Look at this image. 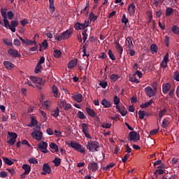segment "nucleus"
<instances>
[{"label": "nucleus", "mask_w": 179, "mask_h": 179, "mask_svg": "<svg viewBox=\"0 0 179 179\" xmlns=\"http://www.w3.org/2000/svg\"><path fill=\"white\" fill-rule=\"evenodd\" d=\"M90 167L92 171H96V170H99V165L96 162L91 163Z\"/></svg>", "instance_id": "4c0bfd02"}, {"label": "nucleus", "mask_w": 179, "mask_h": 179, "mask_svg": "<svg viewBox=\"0 0 179 179\" xmlns=\"http://www.w3.org/2000/svg\"><path fill=\"white\" fill-rule=\"evenodd\" d=\"M72 109V105L71 103H66L64 106V111H69V110Z\"/></svg>", "instance_id": "4d7b16f0"}, {"label": "nucleus", "mask_w": 179, "mask_h": 179, "mask_svg": "<svg viewBox=\"0 0 179 179\" xmlns=\"http://www.w3.org/2000/svg\"><path fill=\"white\" fill-rule=\"evenodd\" d=\"M30 80L33 82V83H35V85H39L40 86H43L44 83H43V79L40 77H36V76H29Z\"/></svg>", "instance_id": "1a4fd4ad"}, {"label": "nucleus", "mask_w": 179, "mask_h": 179, "mask_svg": "<svg viewBox=\"0 0 179 179\" xmlns=\"http://www.w3.org/2000/svg\"><path fill=\"white\" fill-rule=\"evenodd\" d=\"M37 124H38V122H37V120H36V118L34 117H31V124L29 125V127H34L36 125H37Z\"/></svg>", "instance_id": "37998d69"}, {"label": "nucleus", "mask_w": 179, "mask_h": 179, "mask_svg": "<svg viewBox=\"0 0 179 179\" xmlns=\"http://www.w3.org/2000/svg\"><path fill=\"white\" fill-rule=\"evenodd\" d=\"M49 8L52 13L55 12V6H54V0H49Z\"/></svg>", "instance_id": "2f4dec72"}, {"label": "nucleus", "mask_w": 179, "mask_h": 179, "mask_svg": "<svg viewBox=\"0 0 179 179\" xmlns=\"http://www.w3.org/2000/svg\"><path fill=\"white\" fill-rule=\"evenodd\" d=\"M172 31L174 34H176L177 36H178L179 34V27H177V25H174L172 27Z\"/></svg>", "instance_id": "ea45409f"}, {"label": "nucleus", "mask_w": 179, "mask_h": 179, "mask_svg": "<svg viewBox=\"0 0 179 179\" xmlns=\"http://www.w3.org/2000/svg\"><path fill=\"white\" fill-rule=\"evenodd\" d=\"M19 24V22L13 20L10 23H9V20H8V24L4 23V27L6 29H9L13 33L16 31V27Z\"/></svg>", "instance_id": "7ed1b4c3"}, {"label": "nucleus", "mask_w": 179, "mask_h": 179, "mask_svg": "<svg viewBox=\"0 0 179 179\" xmlns=\"http://www.w3.org/2000/svg\"><path fill=\"white\" fill-rule=\"evenodd\" d=\"M2 159L7 166H12V164H13V162H12V160L9 159L8 157H3Z\"/></svg>", "instance_id": "72a5a7b5"}, {"label": "nucleus", "mask_w": 179, "mask_h": 179, "mask_svg": "<svg viewBox=\"0 0 179 179\" xmlns=\"http://www.w3.org/2000/svg\"><path fill=\"white\" fill-rule=\"evenodd\" d=\"M113 103L115 106H118V104L120 103V97H118L117 95L114 96Z\"/></svg>", "instance_id": "8fccbe9b"}, {"label": "nucleus", "mask_w": 179, "mask_h": 179, "mask_svg": "<svg viewBox=\"0 0 179 179\" xmlns=\"http://www.w3.org/2000/svg\"><path fill=\"white\" fill-rule=\"evenodd\" d=\"M170 89H171V85L170 83H167L164 85H163L162 92L164 94H167Z\"/></svg>", "instance_id": "a878e982"}, {"label": "nucleus", "mask_w": 179, "mask_h": 179, "mask_svg": "<svg viewBox=\"0 0 179 179\" xmlns=\"http://www.w3.org/2000/svg\"><path fill=\"white\" fill-rule=\"evenodd\" d=\"M89 26V20H86L85 23L77 22L75 24L74 27L76 30H83V29H86Z\"/></svg>", "instance_id": "423d86ee"}, {"label": "nucleus", "mask_w": 179, "mask_h": 179, "mask_svg": "<svg viewBox=\"0 0 179 179\" xmlns=\"http://www.w3.org/2000/svg\"><path fill=\"white\" fill-rule=\"evenodd\" d=\"M169 53H166V55L164 57V59L160 63V68H162L163 69H166L167 67V63L169 62Z\"/></svg>", "instance_id": "2eb2a0df"}, {"label": "nucleus", "mask_w": 179, "mask_h": 179, "mask_svg": "<svg viewBox=\"0 0 179 179\" xmlns=\"http://www.w3.org/2000/svg\"><path fill=\"white\" fill-rule=\"evenodd\" d=\"M66 104V101L64 100V99H62L60 100V101L58 103V107L59 108H65V106Z\"/></svg>", "instance_id": "e433bc0d"}, {"label": "nucleus", "mask_w": 179, "mask_h": 179, "mask_svg": "<svg viewBox=\"0 0 179 179\" xmlns=\"http://www.w3.org/2000/svg\"><path fill=\"white\" fill-rule=\"evenodd\" d=\"M52 170L48 164V163L44 164L43 166V172H41V176H47V174H51Z\"/></svg>", "instance_id": "6e6552de"}, {"label": "nucleus", "mask_w": 179, "mask_h": 179, "mask_svg": "<svg viewBox=\"0 0 179 179\" xmlns=\"http://www.w3.org/2000/svg\"><path fill=\"white\" fill-rule=\"evenodd\" d=\"M8 135L10 136L8 143L10 145V146H13L15 143H16V139L17 138V134L16 133H12L10 131L8 132Z\"/></svg>", "instance_id": "0eeeda50"}, {"label": "nucleus", "mask_w": 179, "mask_h": 179, "mask_svg": "<svg viewBox=\"0 0 179 179\" xmlns=\"http://www.w3.org/2000/svg\"><path fill=\"white\" fill-rule=\"evenodd\" d=\"M122 23H124V24H127V23H128V18H127V16L125 15V14L122 15Z\"/></svg>", "instance_id": "774afa93"}, {"label": "nucleus", "mask_w": 179, "mask_h": 179, "mask_svg": "<svg viewBox=\"0 0 179 179\" xmlns=\"http://www.w3.org/2000/svg\"><path fill=\"white\" fill-rule=\"evenodd\" d=\"M72 99L77 103H82L83 100V96L81 94H76L72 96Z\"/></svg>", "instance_id": "4be33fe9"}, {"label": "nucleus", "mask_w": 179, "mask_h": 179, "mask_svg": "<svg viewBox=\"0 0 179 179\" xmlns=\"http://www.w3.org/2000/svg\"><path fill=\"white\" fill-rule=\"evenodd\" d=\"M100 150V143L97 141H92L90 143V152H99Z\"/></svg>", "instance_id": "9d476101"}, {"label": "nucleus", "mask_w": 179, "mask_h": 179, "mask_svg": "<svg viewBox=\"0 0 179 179\" xmlns=\"http://www.w3.org/2000/svg\"><path fill=\"white\" fill-rule=\"evenodd\" d=\"M128 54H129L130 57H134L135 55L136 52L134 49H127Z\"/></svg>", "instance_id": "0e129e2a"}, {"label": "nucleus", "mask_w": 179, "mask_h": 179, "mask_svg": "<svg viewBox=\"0 0 179 179\" xmlns=\"http://www.w3.org/2000/svg\"><path fill=\"white\" fill-rule=\"evenodd\" d=\"M39 113H40L41 115H42V117L43 118V121L44 122L47 121V114L42 110H40Z\"/></svg>", "instance_id": "680f3d73"}, {"label": "nucleus", "mask_w": 179, "mask_h": 179, "mask_svg": "<svg viewBox=\"0 0 179 179\" xmlns=\"http://www.w3.org/2000/svg\"><path fill=\"white\" fill-rule=\"evenodd\" d=\"M110 78L113 82H117V80H118V78L120 77L117 74H112Z\"/></svg>", "instance_id": "5fc2aeb1"}, {"label": "nucleus", "mask_w": 179, "mask_h": 179, "mask_svg": "<svg viewBox=\"0 0 179 179\" xmlns=\"http://www.w3.org/2000/svg\"><path fill=\"white\" fill-rule=\"evenodd\" d=\"M53 55L55 58H61L62 57V52L59 50H55Z\"/></svg>", "instance_id": "473e14b6"}, {"label": "nucleus", "mask_w": 179, "mask_h": 179, "mask_svg": "<svg viewBox=\"0 0 179 179\" xmlns=\"http://www.w3.org/2000/svg\"><path fill=\"white\" fill-rule=\"evenodd\" d=\"M152 104H153V99H150L148 102L140 105V107L141 108H148V107L152 106Z\"/></svg>", "instance_id": "c85d7f7f"}, {"label": "nucleus", "mask_w": 179, "mask_h": 179, "mask_svg": "<svg viewBox=\"0 0 179 179\" xmlns=\"http://www.w3.org/2000/svg\"><path fill=\"white\" fill-rule=\"evenodd\" d=\"M116 110L117 113H120L121 115H122V117H125L127 115V113H128L127 108L124 106H122L121 108L119 106H116Z\"/></svg>", "instance_id": "dca6fc26"}, {"label": "nucleus", "mask_w": 179, "mask_h": 179, "mask_svg": "<svg viewBox=\"0 0 179 179\" xmlns=\"http://www.w3.org/2000/svg\"><path fill=\"white\" fill-rule=\"evenodd\" d=\"M20 40L27 47L29 45H37L36 41H30L29 39H23L22 37H19Z\"/></svg>", "instance_id": "4468645a"}, {"label": "nucleus", "mask_w": 179, "mask_h": 179, "mask_svg": "<svg viewBox=\"0 0 179 179\" xmlns=\"http://www.w3.org/2000/svg\"><path fill=\"white\" fill-rule=\"evenodd\" d=\"M51 115H52V117H54L55 118H57L58 117V115H59V108H56L55 109L52 110V113Z\"/></svg>", "instance_id": "7c9ffc66"}, {"label": "nucleus", "mask_w": 179, "mask_h": 179, "mask_svg": "<svg viewBox=\"0 0 179 179\" xmlns=\"http://www.w3.org/2000/svg\"><path fill=\"white\" fill-rule=\"evenodd\" d=\"M130 82H131L132 83H139V80H138V78H136V77H131L129 79Z\"/></svg>", "instance_id": "338daca9"}, {"label": "nucleus", "mask_w": 179, "mask_h": 179, "mask_svg": "<svg viewBox=\"0 0 179 179\" xmlns=\"http://www.w3.org/2000/svg\"><path fill=\"white\" fill-rule=\"evenodd\" d=\"M13 16H15V14H13L12 11L7 12V17L9 20H12V19H13Z\"/></svg>", "instance_id": "052dcab7"}, {"label": "nucleus", "mask_w": 179, "mask_h": 179, "mask_svg": "<svg viewBox=\"0 0 179 179\" xmlns=\"http://www.w3.org/2000/svg\"><path fill=\"white\" fill-rule=\"evenodd\" d=\"M32 138H34L36 141H41L43 139V132L40 131H36L31 133Z\"/></svg>", "instance_id": "ddd939ff"}, {"label": "nucleus", "mask_w": 179, "mask_h": 179, "mask_svg": "<svg viewBox=\"0 0 179 179\" xmlns=\"http://www.w3.org/2000/svg\"><path fill=\"white\" fill-rule=\"evenodd\" d=\"M37 148L40 152H42V153H48V150H47V148H48V143L46 142L42 141L39 143L37 145Z\"/></svg>", "instance_id": "39448f33"}, {"label": "nucleus", "mask_w": 179, "mask_h": 179, "mask_svg": "<svg viewBox=\"0 0 179 179\" xmlns=\"http://www.w3.org/2000/svg\"><path fill=\"white\" fill-rule=\"evenodd\" d=\"M77 117H78L80 120H85V118H86L85 113H83L82 111H78L77 113Z\"/></svg>", "instance_id": "3c124183"}, {"label": "nucleus", "mask_w": 179, "mask_h": 179, "mask_svg": "<svg viewBox=\"0 0 179 179\" xmlns=\"http://www.w3.org/2000/svg\"><path fill=\"white\" fill-rule=\"evenodd\" d=\"M41 47L43 48V50H47V48H48V42H47L46 40L43 41Z\"/></svg>", "instance_id": "603ef678"}, {"label": "nucleus", "mask_w": 179, "mask_h": 179, "mask_svg": "<svg viewBox=\"0 0 179 179\" xmlns=\"http://www.w3.org/2000/svg\"><path fill=\"white\" fill-rule=\"evenodd\" d=\"M136 8V6H135V3H131L129 4L128 7V12L130 15V16H135V9Z\"/></svg>", "instance_id": "aec40b11"}, {"label": "nucleus", "mask_w": 179, "mask_h": 179, "mask_svg": "<svg viewBox=\"0 0 179 179\" xmlns=\"http://www.w3.org/2000/svg\"><path fill=\"white\" fill-rule=\"evenodd\" d=\"M173 13H174V9L172 8L169 7L166 9V16H171Z\"/></svg>", "instance_id": "f704fd0d"}, {"label": "nucleus", "mask_w": 179, "mask_h": 179, "mask_svg": "<svg viewBox=\"0 0 179 179\" xmlns=\"http://www.w3.org/2000/svg\"><path fill=\"white\" fill-rule=\"evenodd\" d=\"M82 129L85 136H86V138L88 139H90V135L89 134V127L86 123L82 124Z\"/></svg>", "instance_id": "f3484780"}, {"label": "nucleus", "mask_w": 179, "mask_h": 179, "mask_svg": "<svg viewBox=\"0 0 179 179\" xmlns=\"http://www.w3.org/2000/svg\"><path fill=\"white\" fill-rule=\"evenodd\" d=\"M99 16L95 15L92 12L90 13V22H96Z\"/></svg>", "instance_id": "79ce46f5"}, {"label": "nucleus", "mask_w": 179, "mask_h": 179, "mask_svg": "<svg viewBox=\"0 0 179 179\" xmlns=\"http://www.w3.org/2000/svg\"><path fill=\"white\" fill-rule=\"evenodd\" d=\"M41 69H43V66L40 64H36V66L34 70V73L36 74L40 73V71H41Z\"/></svg>", "instance_id": "a18cd8bd"}, {"label": "nucleus", "mask_w": 179, "mask_h": 179, "mask_svg": "<svg viewBox=\"0 0 179 179\" xmlns=\"http://www.w3.org/2000/svg\"><path fill=\"white\" fill-rule=\"evenodd\" d=\"M53 163L55 166V167H58L59 164H61V159L58 157H55V159L53 160Z\"/></svg>", "instance_id": "a19ab883"}, {"label": "nucleus", "mask_w": 179, "mask_h": 179, "mask_svg": "<svg viewBox=\"0 0 179 179\" xmlns=\"http://www.w3.org/2000/svg\"><path fill=\"white\" fill-rule=\"evenodd\" d=\"M3 65L6 69H8V71H10L11 69H13L15 68V64H12V62L8 61H4Z\"/></svg>", "instance_id": "b1692460"}, {"label": "nucleus", "mask_w": 179, "mask_h": 179, "mask_svg": "<svg viewBox=\"0 0 179 179\" xmlns=\"http://www.w3.org/2000/svg\"><path fill=\"white\" fill-rule=\"evenodd\" d=\"M128 139L131 142H138L141 139V136L136 131H130L128 135Z\"/></svg>", "instance_id": "20e7f679"}, {"label": "nucleus", "mask_w": 179, "mask_h": 179, "mask_svg": "<svg viewBox=\"0 0 179 179\" xmlns=\"http://www.w3.org/2000/svg\"><path fill=\"white\" fill-rule=\"evenodd\" d=\"M99 86H101L103 89H106L107 86H108V83L105 80H102L99 82Z\"/></svg>", "instance_id": "c03bdc74"}, {"label": "nucleus", "mask_w": 179, "mask_h": 179, "mask_svg": "<svg viewBox=\"0 0 179 179\" xmlns=\"http://www.w3.org/2000/svg\"><path fill=\"white\" fill-rule=\"evenodd\" d=\"M101 104H102L105 108H110L111 107V103L106 99L101 101Z\"/></svg>", "instance_id": "cd10ccee"}, {"label": "nucleus", "mask_w": 179, "mask_h": 179, "mask_svg": "<svg viewBox=\"0 0 179 179\" xmlns=\"http://www.w3.org/2000/svg\"><path fill=\"white\" fill-rule=\"evenodd\" d=\"M90 117L94 118L95 121L99 122V116L96 115V112L92 109H90Z\"/></svg>", "instance_id": "c9c22d12"}, {"label": "nucleus", "mask_w": 179, "mask_h": 179, "mask_svg": "<svg viewBox=\"0 0 179 179\" xmlns=\"http://www.w3.org/2000/svg\"><path fill=\"white\" fill-rule=\"evenodd\" d=\"M115 166V164L110 163L108 165H107L106 167L103 168V170H105V171H107L108 170H110V169H113V167Z\"/></svg>", "instance_id": "6e6d98bb"}, {"label": "nucleus", "mask_w": 179, "mask_h": 179, "mask_svg": "<svg viewBox=\"0 0 179 179\" xmlns=\"http://www.w3.org/2000/svg\"><path fill=\"white\" fill-rule=\"evenodd\" d=\"M150 51L151 52H157V45L152 44L150 45Z\"/></svg>", "instance_id": "49530a36"}, {"label": "nucleus", "mask_w": 179, "mask_h": 179, "mask_svg": "<svg viewBox=\"0 0 179 179\" xmlns=\"http://www.w3.org/2000/svg\"><path fill=\"white\" fill-rule=\"evenodd\" d=\"M52 93L54 97L57 99L58 97V87H57L55 85H53L52 87Z\"/></svg>", "instance_id": "58836bf2"}, {"label": "nucleus", "mask_w": 179, "mask_h": 179, "mask_svg": "<svg viewBox=\"0 0 179 179\" xmlns=\"http://www.w3.org/2000/svg\"><path fill=\"white\" fill-rule=\"evenodd\" d=\"M50 150L52 153H58L59 152V150L58 149V146L55 143H51L50 144Z\"/></svg>", "instance_id": "393cba45"}, {"label": "nucleus", "mask_w": 179, "mask_h": 179, "mask_svg": "<svg viewBox=\"0 0 179 179\" xmlns=\"http://www.w3.org/2000/svg\"><path fill=\"white\" fill-rule=\"evenodd\" d=\"M144 92L148 97H154V96H156V92H155L151 87H146L144 89Z\"/></svg>", "instance_id": "9b49d317"}, {"label": "nucleus", "mask_w": 179, "mask_h": 179, "mask_svg": "<svg viewBox=\"0 0 179 179\" xmlns=\"http://www.w3.org/2000/svg\"><path fill=\"white\" fill-rule=\"evenodd\" d=\"M108 57L110 58L112 61H115V56H114V54L113 53V50H108Z\"/></svg>", "instance_id": "864d4df0"}, {"label": "nucleus", "mask_w": 179, "mask_h": 179, "mask_svg": "<svg viewBox=\"0 0 179 179\" xmlns=\"http://www.w3.org/2000/svg\"><path fill=\"white\" fill-rule=\"evenodd\" d=\"M78 65V59H71L67 67L69 69H73Z\"/></svg>", "instance_id": "412c9836"}, {"label": "nucleus", "mask_w": 179, "mask_h": 179, "mask_svg": "<svg viewBox=\"0 0 179 179\" xmlns=\"http://www.w3.org/2000/svg\"><path fill=\"white\" fill-rule=\"evenodd\" d=\"M167 113V109H163L162 111L159 113V118H163V115H164Z\"/></svg>", "instance_id": "69168bd1"}, {"label": "nucleus", "mask_w": 179, "mask_h": 179, "mask_svg": "<svg viewBox=\"0 0 179 179\" xmlns=\"http://www.w3.org/2000/svg\"><path fill=\"white\" fill-rule=\"evenodd\" d=\"M8 54L10 55L11 57H14L15 58H17L21 57L20 53L19 52V50L13 48H10L8 50Z\"/></svg>", "instance_id": "f8f14e48"}, {"label": "nucleus", "mask_w": 179, "mask_h": 179, "mask_svg": "<svg viewBox=\"0 0 179 179\" xmlns=\"http://www.w3.org/2000/svg\"><path fill=\"white\" fill-rule=\"evenodd\" d=\"M83 57L84 58H89V57H90V53L89 52H87V46L86 45H83Z\"/></svg>", "instance_id": "c756f323"}, {"label": "nucleus", "mask_w": 179, "mask_h": 179, "mask_svg": "<svg viewBox=\"0 0 179 179\" xmlns=\"http://www.w3.org/2000/svg\"><path fill=\"white\" fill-rule=\"evenodd\" d=\"M72 34H73V29L70 28L66 31H64L61 35L57 36L56 37V40L58 41H62V40H68V38H71V37H72Z\"/></svg>", "instance_id": "f03ea898"}, {"label": "nucleus", "mask_w": 179, "mask_h": 179, "mask_svg": "<svg viewBox=\"0 0 179 179\" xmlns=\"http://www.w3.org/2000/svg\"><path fill=\"white\" fill-rule=\"evenodd\" d=\"M125 45L127 47V50H134V43H132V39L131 37H127L125 41Z\"/></svg>", "instance_id": "a211bd4d"}, {"label": "nucleus", "mask_w": 179, "mask_h": 179, "mask_svg": "<svg viewBox=\"0 0 179 179\" xmlns=\"http://www.w3.org/2000/svg\"><path fill=\"white\" fill-rule=\"evenodd\" d=\"M170 122H169V120L164 119L162 122V128H167V127L169 125Z\"/></svg>", "instance_id": "bf43d9fd"}, {"label": "nucleus", "mask_w": 179, "mask_h": 179, "mask_svg": "<svg viewBox=\"0 0 179 179\" xmlns=\"http://www.w3.org/2000/svg\"><path fill=\"white\" fill-rule=\"evenodd\" d=\"M3 43H4V44H6V45H10V47H12L13 45L12 42L6 38L3 39Z\"/></svg>", "instance_id": "e2e57ef3"}, {"label": "nucleus", "mask_w": 179, "mask_h": 179, "mask_svg": "<svg viewBox=\"0 0 179 179\" xmlns=\"http://www.w3.org/2000/svg\"><path fill=\"white\" fill-rule=\"evenodd\" d=\"M28 162L31 163V164H37L38 163V161L35 157L29 158Z\"/></svg>", "instance_id": "de8ad7c7"}, {"label": "nucleus", "mask_w": 179, "mask_h": 179, "mask_svg": "<svg viewBox=\"0 0 179 179\" xmlns=\"http://www.w3.org/2000/svg\"><path fill=\"white\" fill-rule=\"evenodd\" d=\"M115 48L117 49V51L118 54H120V58H122V51H124V48L121 45H120V42L118 41H115Z\"/></svg>", "instance_id": "6ab92c4d"}, {"label": "nucleus", "mask_w": 179, "mask_h": 179, "mask_svg": "<svg viewBox=\"0 0 179 179\" xmlns=\"http://www.w3.org/2000/svg\"><path fill=\"white\" fill-rule=\"evenodd\" d=\"M1 16L3 18V24H8V13H6V9L2 8L1 10Z\"/></svg>", "instance_id": "5701e85b"}, {"label": "nucleus", "mask_w": 179, "mask_h": 179, "mask_svg": "<svg viewBox=\"0 0 179 179\" xmlns=\"http://www.w3.org/2000/svg\"><path fill=\"white\" fill-rule=\"evenodd\" d=\"M145 114H146V112H145L144 110H139L138 111V117H139L140 120H143V118H145Z\"/></svg>", "instance_id": "09e8293b"}, {"label": "nucleus", "mask_w": 179, "mask_h": 179, "mask_svg": "<svg viewBox=\"0 0 179 179\" xmlns=\"http://www.w3.org/2000/svg\"><path fill=\"white\" fill-rule=\"evenodd\" d=\"M81 12L85 16H87L89 15V6H87Z\"/></svg>", "instance_id": "13d9d810"}, {"label": "nucleus", "mask_w": 179, "mask_h": 179, "mask_svg": "<svg viewBox=\"0 0 179 179\" xmlns=\"http://www.w3.org/2000/svg\"><path fill=\"white\" fill-rule=\"evenodd\" d=\"M22 169V170H24V174H29L30 171H31V166H30L29 164H23Z\"/></svg>", "instance_id": "bb28decb"}, {"label": "nucleus", "mask_w": 179, "mask_h": 179, "mask_svg": "<svg viewBox=\"0 0 179 179\" xmlns=\"http://www.w3.org/2000/svg\"><path fill=\"white\" fill-rule=\"evenodd\" d=\"M66 145L80 153H85V152H86V149L82 146V145L79 144V143H76L75 141H71L69 143H66Z\"/></svg>", "instance_id": "f257e3e1"}]
</instances>
